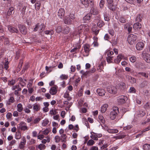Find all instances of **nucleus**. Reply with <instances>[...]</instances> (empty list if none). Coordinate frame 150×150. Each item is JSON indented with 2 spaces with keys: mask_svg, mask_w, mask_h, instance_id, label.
<instances>
[{
  "mask_svg": "<svg viewBox=\"0 0 150 150\" xmlns=\"http://www.w3.org/2000/svg\"><path fill=\"white\" fill-rule=\"evenodd\" d=\"M45 33L46 34L51 35H52L53 33V32L52 30H46L45 31Z\"/></svg>",
  "mask_w": 150,
  "mask_h": 150,
  "instance_id": "62",
  "label": "nucleus"
},
{
  "mask_svg": "<svg viewBox=\"0 0 150 150\" xmlns=\"http://www.w3.org/2000/svg\"><path fill=\"white\" fill-rule=\"evenodd\" d=\"M143 148L144 150H150V144H144L143 146Z\"/></svg>",
  "mask_w": 150,
  "mask_h": 150,
  "instance_id": "36",
  "label": "nucleus"
},
{
  "mask_svg": "<svg viewBox=\"0 0 150 150\" xmlns=\"http://www.w3.org/2000/svg\"><path fill=\"white\" fill-rule=\"evenodd\" d=\"M18 125L19 128L22 131H27L28 129V127L27 126L26 124L24 122H21Z\"/></svg>",
  "mask_w": 150,
  "mask_h": 150,
  "instance_id": "5",
  "label": "nucleus"
},
{
  "mask_svg": "<svg viewBox=\"0 0 150 150\" xmlns=\"http://www.w3.org/2000/svg\"><path fill=\"white\" fill-rule=\"evenodd\" d=\"M129 60L132 63H134L136 61V58L135 57L132 56L130 58Z\"/></svg>",
  "mask_w": 150,
  "mask_h": 150,
  "instance_id": "53",
  "label": "nucleus"
},
{
  "mask_svg": "<svg viewBox=\"0 0 150 150\" xmlns=\"http://www.w3.org/2000/svg\"><path fill=\"white\" fill-rule=\"evenodd\" d=\"M119 20L121 23H124L126 22V20L123 17H122L120 18Z\"/></svg>",
  "mask_w": 150,
  "mask_h": 150,
  "instance_id": "57",
  "label": "nucleus"
},
{
  "mask_svg": "<svg viewBox=\"0 0 150 150\" xmlns=\"http://www.w3.org/2000/svg\"><path fill=\"white\" fill-rule=\"evenodd\" d=\"M41 120V119L39 117H36L34 119L33 123V124L38 123Z\"/></svg>",
  "mask_w": 150,
  "mask_h": 150,
  "instance_id": "40",
  "label": "nucleus"
},
{
  "mask_svg": "<svg viewBox=\"0 0 150 150\" xmlns=\"http://www.w3.org/2000/svg\"><path fill=\"white\" fill-rule=\"evenodd\" d=\"M144 47V44L143 42H139L137 44L136 47V49L138 50H142Z\"/></svg>",
  "mask_w": 150,
  "mask_h": 150,
  "instance_id": "8",
  "label": "nucleus"
},
{
  "mask_svg": "<svg viewBox=\"0 0 150 150\" xmlns=\"http://www.w3.org/2000/svg\"><path fill=\"white\" fill-rule=\"evenodd\" d=\"M94 40V42L92 44L93 46L94 47H97L98 45V44L97 42L98 38L96 36H94L93 38Z\"/></svg>",
  "mask_w": 150,
  "mask_h": 150,
  "instance_id": "31",
  "label": "nucleus"
},
{
  "mask_svg": "<svg viewBox=\"0 0 150 150\" xmlns=\"http://www.w3.org/2000/svg\"><path fill=\"white\" fill-rule=\"evenodd\" d=\"M64 10H59L58 12V15L59 18H62L64 16Z\"/></svg>",
  "mask_w": 150,
  "mask_h": 150,
  "instance_id": "24",
  "label": "nucleus"
},
{
  "mask_svg": "<svg viewBox=\"0 0 150 150\" xmlns=\"http://www.w3.org/2000/svg\"><path fill=\"white\" fill-rule=\"evenodd\" d=\"M142 14H139L136 18V21L137 22H140L142 21Z\"/></svg>",
  "mask_w": 150,
  "mask_h": 150,
  "instance_id": "37",
  "label": "nucleus"
},
{
  "mask_svg": "<svg viewBox=\"0 0 150 150\" xmlns=\"http://www.w3.org/2000/svg\"><path fill=\"white\" fill-rule=\"evenodd\" d=\"M70 31L69 28L67 26L65 27L62 30V33L64 34H68Z\"/></svg>",
  "mask_w": 150,
  "mask_h": 150,
  "instance_id": "33",
  "label": "nucleus"
},
{
  "mask_svg": "<svg viewBox=\"0 0 150 150\" xmlns=\"http://www.w3.org/2000/svg\"><path fill=\"white\" fill-rule=\"evenodd\" d=\"M95 143V142L93 140L91 139L88 141L87 143V144L88 146H91L93 145Z\"/></svg>",
  "mask_w": 150,
  "mask_h": 150,
  "instance_id": "38",
  "label": "nucleus"
},
{
  "mask_svg": "<svg viewBox=\"0 0 150 150\" xmlns=\"http://www.w3.org/2000/svg\"><path fill=\"white\" fill-rule=\"evenodd\" d=\"M126 136V135L122 134L121 135H117L115 137V138L117 139H121L124 138Z\"/></svg>",
  "mask_w": 150,
  "mask_h": 150,
  "instance_id": "46",
  "label": "nucleus"
},
{
  "mask_svg": "<svg viewBox=\"0 0 150 150\" xmlns=\"http://www.w3.org/2000/svg\"><path fill=\"white\" fill-rule=\"evenodd\" d=\"M25 144L22 142H20V144L19 145V147L20 149H23L25 145Z\"/></svg>",
  "mask_w": 150,
  "mask_h": 150,
  "instance_id": "56",
  "label": "nucleus"
},
{
  "mask_svg": "<svg viewBox=\"0 0 150 150\" xmlns=\"http://www.w3.org/2000/svg\"><path fill=\"white\" fill-rule=\"evenodd\" d=\"M56 31L57 33H59L62 31V28L60 26H58L57 27L56 29Z\"/></svg>",
  "mask_w": 150,
  "mask_h": 150,
  "instance_id": "54",
  "label": "nucleus"
},
{
  "mask_svg": "<svg viewBox=\"0 0 150 150\" xmlns=\"http://www.w3.org/2000/svg\"><path fill=\"white\" fill-rule=\"evenodd\" d=\"M8 29L11 32L18 33V30L17 29L10 26H8Z\"/></svg>",
  "mask_w": 150,
  "mask_h": 150,
  "instance_id": "20",
  "label": "nucleus"
},
{
  "mask_svg": "<svg viewBox=\"0 0 150 150\" xmlns=\"http://www.w3.org/2000/svg\"><path fill=\"white\" fill-rule=\"evenodd\" d=\"M19 30L21 33L25 35L27 33V29L24 25H20L19 26Z\"/></svg>",
  "mask_w": 150,
  "mask_h": 150,
  "instance_id": "11",
  "label": "nucleus"
},
{
  "mask_svg": "<svg viewBox=\"0 0 150 150\" xmlns=\"http://www.w3.org/2000/svg\"><path fill=\"white\" fill-rule=\"evenodd\" d=\"M55 142L57 143L59 142L60 141V137L58 135L56 136L55 137Z\"/></svg>",
  "mask_w": 150,
  "mask_h": 150,
  "instance_id": "61",
  "label": "nucleus"
},
{
  "mask_svg": "<svg viewBox=\"0 0 150 150\" xmlns=\"http://www.w3.org/2000/svg\"><path fill=\"white\" fill-rule=\"evenodd\" d=\"M126 97L124 96H121L118 97L117 99L118 104L122 105L125 103V98Z\"/></svg>",
  "mask_w": 150,
  "mask_h": 150,
  "instance_id": "7",
  "label": "nucleus"
},
{
  "mask_svg": "<svg viewBox=\"0 0 150 150\" xmlns=\"http://www.w3.org/2000/svg\"><path fill=\"white\" fill-rule=\"evenodd\" d=\"M98 121L101 123L104 124L105 122V119L101 115H99L98 117Z\"/></svg>",
  "mask_w": 150,
  "mask_h": 150,
  "instance_id": "26",
  "label": "nucleus"
},
{
  "mask_svg": "<svg viewBox=\"0 0 150 150\" xmlns=\"http://www.w3.org/2000/svg\"><path fill=\"white\" fill-rule=\"evenodd\" d=\"M50 131L49 129L48 128H46L43 131H42V134L45 135H47Z\"/></svg>",
  "mask_w": 150,
  "mask_h": 150,
  "instance_id": "45",
  "label": "nucleus"
},
{
  "mask_svg": "<svg viewBox=\"0 0 150 150\" xmlns=\"http://www.w3.org/2000/svg\"><path fill=\"white\" fill-rule=\"evenodd\" d=\"M91 14L90 13H88L83 18L84 22L86 23L89 22L91 19Z\"/></svg>",
  "mask_w": 150,
  "mask_h": 150,
  "instance_id": "12",
  "label": "nucleus"
},
{
  "mask_svg": "<svg viewBox=\"0 0 150 150\" xmlns=\"http://www.w3.org/2000/svg\"><path fill=\"white\" fill-rule=\"evenodd\" d=\"M137 39V36L133 34H130L127 38V41L129 43L130 45L134 44Z\"/></svg>",
  "mask_w": 150,
  "mask_h": 150,
  "instance_id": "3",
  "label": "nucleus"
},
{
  "mask_svg": "<svg viewBox=\"0 0 150 150\" xmlns=\"http://www.w3.org/2000/svg\"><path fill=\"white\" fill-rule=\"evenodd\" d=\"M150 108V103L149 102H147L146 103L144 106V108L146 109H148Z\"/></svg>",
  "mask_w": 150,
  "mask_h": 150,
  "instance_id": "52",
  "label": "nucleus"
},
{
  "mask_svg": "<svg viewBox=\"0 0 150 150\" xmlns=\"http://www.w3.org/2000/svg\"><path fill=\"white\" fill-rule=\"evenodd\" d=\"M91 135L90 136V137L92 139L95 140H98V138L97 137V133L93 132H91Z\"/></svg>",
  "mask_w": 150,
  "mask_h": 150,
  "instance_id": "28",
  "label": "nucleus"
},
{
  "mask_svg": "<svg viewBox=\"0 0 150 150\" xmlns=\"http://www.w3.org/2000/svg\"><path fill=\"white\" fill-rule=\"evenodd\" d=\"M119 86L121 89L123 90L125 88L126 86L125 83L121 82L120 83L119 85Z\"/></svg>",
  "mask_w": 150,
  "mask_h": 150,
  "instance_id": "42",
  "label": "nucleus"
},
{
  "mask_svg": "<svg viewBox=\"0 0 150 150\" xmlns=\"http://www.w3.org/2000/svg\"><path fill=\"white\" fill-rule=\"evenodd\" d=\"M62 142H65L67 141V136L65 134H62L60 136Z\"/></svg>",
  "mask_w": 150,
  "mask_h": 150,
  "instance_id": "29",
  "label": "nucleus"
},
{
  "mask_svg": "<svg viewBox=\"0 0 150 150\" xmlns=\"http://www.w3.org/2000/svg\"><path fill=\"white\" fill-rule=\"evenodd\" d=\"M125 70L126 71L130 72L131 73L133 72V71L129 67H126L125 68Z\"/></svg>",
  "mask_w": 150,
  "mask_h": 150,
  "instance_id": "58",
  "label": "nucleus"
},
{
  "mask_svg": "<svg viewBox=\"0 0 150 150\" xmlns=\"http://www.w3.org/2000/svg\"><path fill=\"white\" fill-rule=\"evenodd\" d=\"M123 57V56L122 54H119L117 57V58L114 60L115 62L117 64L119 63Z\"/></svg>",
  "mask_w": 150,
  "mask_h": 150,
  "instance_id": "18",
  "label": "nucleus"
},
{
  "mask_svg": "<svg viewBox=\"0 0 150 150\" xmlns=\"http://www.w3.org/2000/svg\"><path fill=\"white\" fill-rule=\"evenodd\" d=\"M64 103L65 105L67 106V107L69 108H70L71 105H72V103H69L68 102L66 101H64Z\"/></svg>",
  "mask_w": 150,
  "mask_h": 150,
  "instance_id": "48",
  "label": "nucleus"
},
{
  "mask_svg": "<svg viewBox=\"0 0 150 150\" xmlns=\"http://www.w3.org/2000/svg\"><path fill=\"white\" fill-rule=\"evenodd\" d=\"M57 87L56 86L52 87L50 90V93L52 95H54L57 93Z\"/></svg>",
  "mask_w": 150,
  "mask_h": 150,
  "instance_id": "10",
  "label": "nucleus"
},
{
  "mask_svg": "<svg viewBox=\"0 0 150 150\" xmlns=\"http://www.w3.org/2000/svg\"><path fill=\"white\" fill-rule=\"evenodd\" d=\"M90 46L88 44H86L84 45V50L88 55L90 51Z\"/></svg>",
  "mask_w": 150,
  "mask_h": 150,
  "instance_id": "19",
  "label": "nucleus"
},
{
  "mask_svg": "<svg viewBox=\"0 0 150 150\" xmlns=\"http://www.w3.org/2000/svg\"><path fill=\"white\" fill-rule=\"evenodd\" d=\"M107 55L108 57H111L110 56L113 55L114 54L113 52L108 51L106 52Z\"/></svg>",
  "mask_w": 150,
  "mask_h": 150,
  "instance_id": "63",
  "label": "nucleus"
},
{
  "mask_svg": "<svg viewBox=\"0 0 150 150\" xmlns=\"http://www.w3.org/2000/svg\"><path fill=\"white\" fill-rule=\"evenodd\" d=\"M108 4V8L110 9H115V6L113 5V0H107Z\"/></svg>",
  "mask_w": 150,
  "mask_h": 150,
  "instance_id": "9",
  "label": "nucleus"
},
{
  "mask_svg": "<svg viewBox=\"0 0 150 150\" xmlns=\"http://www.w3.org/2000/svg\"><path fill=\"white\" fill-rule=\"evenodd\" d=\"M40 109V105L39 104L35 103L33 105V109L34 112L39 111Z\"/></svg>",
  "mask_w": 150,
  "mask_h": 150,
  "instance_id": "13",
  "label": "nucleus"
},
{
  "mask_svg": "<svg viewBox=\"0 0 150 150\" xmlns=\"http://www.w3.org/2000/svg\"><path fill=\"white\" fill-rule=\"evenodd\" d=\"M148 84V82L145 81H143L139 85V87L140 88H142L146 86Z\"/></svg>",
  "mask_w": 150,
  "mask_h": 150,
  "instance_id": "32",
  "label": "nucleus"
},
{
  "mask_svg": "<svg viewBox=\"0 0 150 150\" xmlns=\"http://www.w3.org/2000/svg\"><path fill=\"white\" fill-rule=\"evenodd\" d=\"M46 146L45 145L40 144L38 146V148L40 150L45 149Z\"/></svg>",
  "mask_w": 150,
  "mask_h": 150,
  "instance_id": "51",
  "label": "nucleus"
},
{
  "mask_svg": "<svg viewBox=\"0 0 150 150\" xmlns=\"http://www.w3.org/2000/svg\"><path fill=\"white\" fill-rule=\"evenodd\" d=\"M117 87L114 86H109L107 88V91L109 93L112 94H115L117 93Z\"/></svg>",
  "mask_w": 150,
  "mask_h": 150,
  "instance_id": "6",
  "label": "nucleus"
},
{
  "mask_svg": "<svg viewBox=\"0 0 150 150\" xmlns=\"http://www.w3.org/2000/svg\"><path fill=\"white\" fill-rule=\"evenodd\" d=\"M113 57H106L107 62L109 63H111L112 61V58Z\"/></svg>",
  "mask_w": 150,
  "mask_h": 150,
  "instance_id": "59",
  "label": "nucleus"
},
{
  "mask_svg": "<svg viewBox=\"0 0 150 150\" xmlns=\"http://www.w3.org/2000/svg\"><path fill=\"white\" fill-rule=\"evenodd\" d=\"M108 105L107 104H103L100 107V111L102 113L105 112L108 108Z\"/></svg>",
  "mask_w": 150,
  "mask_h": 150,
  "instance_id": "17",
  "label": "nucleus"
},
{
  "mask_svg": "<svg viewBox=\"0 0 150 150\" xmlns=\"http://www.w3.org/2000/svg\"><path fill=\"white\" fill-rule=\"evenodd\" d=\"M142 124L143 125L150 124V117L147 118L144 122H142Z\"/></svg>",
  "mask_w": 150,
  "mask_h": 150,
  "instance_id": "39",
  "label": "nucleus"
},
{
  "mask_svg": "<svg viewBox=\"0 0 150 150\" xmlns=\"http://www.w3.org/2000/svg\"><path fill=\"white\" fill-rule=\"evenodd\" d=\"M12 116V114L10 112L8 113L6 115L7 118L8 119H10L11 118Z\"/></svg>",
  "mask_w": 150,
  "mask_h": 150,
  "instance_id": "64",
  "label": "nucleus"
},
{
  "mask_svg": "<svg viewBox=\"0 0 150 150\" xmlns=\"http://www.w3.org/2000/svg\"><path fill=\"white\" fill-rule=\"evenodd\" d=\"M64 97L66 98L69 101L71 100L72 99L71 97L69 96V92L67 91L64 93Z\"/></svg>",
  "mask_w": 150,
  "mask_h": 150,
  "instance_id": "23",
  "label": "nucleus"
},
{
  "mask_svg": "<svg viewBox=\"0 0 150 150\" xmlns=\"http://www.w3.org/2000/svg\"><path fill=\"white\" fill-rule=\"evenodd\" d=\"M78 30L79 31V33H83L86 34L89 31L88 26L86 24L81 25L79 27Z\"/></svg>",
  "mask_w": 150,
  "mask_h": 150,
  "instance_id": "2",
  "label": "nucleus"
},
{
  "mask_svg": "<svg viewBox=\"0 0 150 150\" xmlns=\"http://www.w3.org/2000/svg\"><path fill=\"white\" fill-rule=\"evenodd\" d=\"M45 27L44 24L42 23L40 25L39 23H37L35 27L34 28L33 31H36L38 30L41 32L42 31L43 29L44 30Z\"/></svg>",
  "mask_w": 150,
  "mask_h": 150,
  "instance_id": "4",
  "label": "nucleus"
},
{
  "mask_svg": "<svg viewBox=\"0 0 150 150\" xmlns=\"http://www.w3.org/2000/svg\"><path fill=\"white\" fill-rule=\"evenodd\" d=\"M145 114V113L142 110H140L138 112L137 115L138 117H143Z\"/></svg>",
  "mask_w": 150,
  "mask_h": 150,
  "instance_id": "34",
  "label": "nucleus"
},
{
  "mask_svg": "<svg viewBox=\"0 0 150 150\" xmlns=\"http://www.w3.org/2000/svg\"><path fill=\"white\" fill-rule=\"evenodd\" d=\"M64 23L67 24H71V21L69 17H65L64 19Z\"/></svg>",
  "mask_w": 150,
  "mask_h": 150,
  "instance_id": "27",
  "label": "nucleus"
},
{
  "mask_svg": "<svg viewBox=\"0 0 150 150\" xmlns=\"http://www.w3.org/2000/svg\"><path fill=\"white\" fill-rule=\"evenodd\" d=\"M144 59L147 63L150 62V55L148 54H143Z\"/></svg>",
  "mask_w": 150,
  "mask_h": 150,
  "instance_id": "16",
  "label": "nucleus"
},
{
  "mask_svg": "<svg viewBox=\"0 0 150 150\" xmlns=\"http://www.w3.org/2000/svg\"><path fill=\"white\" fill-rule=\"evenodd\" d=\"M60 78L62 80H67L68 78V76L67 75L62 74L60 76Z\"/></svg>",
  "mask_w": 150,
  "mask_h": 150,
  "instance_id": "43",
  "label": "nucleus"
},
{
  "mask_svg": "<svg viewBox=\"0 0 150 150\" xmlns=\"http://www.w3.org/2000/svg\"><path fill=\"white\" fill-rule=\"evenodd\" d=\"M97 25L98 27L101 28L104 25V24L102 21L99 20L98 22Z\"/></svg>",
  "mask_w": 150,
  "mask_h": 150,
  "instance_id": "50",
  "label": "nucleus"
},
{
  "mask_svg": "<svg viewBox=\"0 0 150 150\" xmlns=\"http://www.w3.org/2000/svg\"><path fill=\"white\" fill-rule=\"evenodd\" d=\"M49 121L48 119H45L42 121V125L43 126H45L48 124Z\"/></svg>",
  "mask_w": 150,
  "mask_h": 150,
  "instance_id": "41",
  "label": "nucleus"
},
{
  "mask_svg": "<svg viewBox=\"0 0 150 150\" xmlns=\"http://www.w3.org/2000/svg\"><path fill=\"white\" fill-rule=\"evenodd\" d=\"M16 83V81L15 80H11L8 81V84L10 86H13Z\"/></svg>",
  "mask_w": 150,
  "mask_h": 150,
  "instance_id": "47",
  "label": "nucleus"
},
{
  "mask_svg": "<svg viewBox=\"0 0 150 150\" xmlns=\"http://www.w3.org/2000/svg\"><path fill=\"white\" fill-rule=\"evenodd\" d=\"M15 102V99L13 97H11L6 101V104L8 105H11V103H13Z\"/></svg>",
  "mask_w": 150,
  "mask_h": 150,
  "instance_id": "22",
  "label": "nucleus"
},
{
  "mask_svg": "<svg viewBox=\"0 0 150 150\" xmlns=\"http://www.w3.org/2000/svg\"><path fill=\"white\" fill-rule=\"evenodd\" d=\"M21 137V133L19 132H17L15 135V138L16 139H20Z\"/></svg>",
  "mask_w": 150,
  "mask_h": 150,
  "instance_id": "35",
  "label": "nucleus"
},
{
  "mask_svg": "<svg viewBox=\"0 0 150 150\" xmlns=\"http://www.w3.org/2000/svg\"><path fill=\"white\" fill-rule=\"evenodd\" d=\"M129 91L131 93H135L136 92V90L133 87H131L129 89Z\"/></svg>",
  "mask_w": 150,
  "mask_h": 150,
  "instance_id": "60",
  "label": "nucleus"
},
{
  "mask_svg": "<svg viewBox=\"0 0 150 150\" xmlns=\"http://www.w3.org/2000/svg\"><path fill=\"white\" fill-rule=\"evenodd\" d=\"M97 93L100 96H103L105 95V93L104 90L102 88H98L97 89Z\"/></svg>",
  "mask_w": 150,
  "mask_h": 150,
  "instance_id": "14",
  "label": "nucleus"
},
{
  "mask_svg": "<svg viewBox=\"0 0 150 150\" xmlns=\"http://www.w3.org/2000/svg\"><path fill=\"white\" fill-rule=\"evenodd\" d=\"M107 131L111 133H116L118 132V130L116 129H107Z\"/></svg>",
  "mask_w": 150,
  "mask_h": 150,
  "instance_id": "30",
  "label": "nucleus"
},
{
  "mask_svg": "<svg viewBox=\"0 0 150 150\" xmlns=\"http://www.w3.org/2000/svg\"><path fill=\"white\" fill-rule=\"evenodd\" d=\"M124 28L125 30H128L129 33H130L132 29V26L128 23H127L124 26Z\"/></svg>",
  "mask_w": 150,
  "mask_h": 150,
  "instance_id": "21",
  "label": "nucleus"
},
{
  "mask_svg": "<svg viewBox=\"0 0 150 150\" xmlns=\"http://www.w3.org/2000/svg\"><path fill=\"white\" fill-rule=\"evenodd\" d=\"M17 110L19 112H21L23 110V107L22 105L19 103L17 105Z\"/></svg>",
  "mask_w": 150,
  "mask_h": 150,
  "instance_id": "25",
  "label": "nucleus"
},
{
  "mask_svg": "<svg viewBox=\"0 0 150 150\" xmlns=\"http://www.w3.org/2000/svg\"><path fill=\"white\" fill-rule=\"evenodd\" d=\"M99 12L97 10H90V14L93 15H96L98 14Z\"/></svg>",
  "mask_w": 150,
  "mask_h": 150,
  "instance_id": "44",
  "label": "nucleus"
},
{
  "mask_svg": "<svg viewBox=\"0 0 150 150\" xmlns=\"http://www.w3.org/2000/svg\"><path fill=\"white\" fill-rule=\"evenodd\" d=\"M142 27V25L138 23H137L134 24L133 28L135 30H137L140 29Z\"/></svg>",
  "mask_w": 150,
  "mask_h": 150,
  "instance_id": "15",
  "label": "nucleus"
},
{
  "mask_svg": "<svg viewBox=\"0 0 150 150\" xmlns=\"http://www.w3.org/2000/svg\"><path fill=\"white\" fill-rule=\"evenodd\" d=\"M119 113V108L116 106L113 107L112 110L111 111L110 114V116L111 119L112 120H114Z\"/></svg>",
  "mask_w": 150,
  "mask_h": 150,
  "instance_id": "1",
  "label": "nucleus"
},
{
  "mask_svg": "<svg viewBox=\"0 0 150 150\" xmlns=\"http://www.w3.org/2000/svg\"><path fill=\"white\" fill-rule=\"evenodd\" d=\"M105 3L104 0H101L100 3V8H102Z\"/></svg>",
  "mask_w": 150,
  "mask_h": 150,
  "instance_id": "55",
  "label": "nucleus"
},
{
  "mask_svg": "<svg viewBox=\"0 0 150 150\" xmlns=\"http://www.w3.org/2000/svg\"><path fill=\"white\" fill-rule=\"evenodd\" d=\"M139 74L141 75L142 76H144L146 78L148 77V75L145 72H139L138 73V75Z\"/></svg>",
  "mask_w": 150,
  "mask_h": 150,
  "instance_id": "49",
  "label": "nucleus"
}]
</instances>
